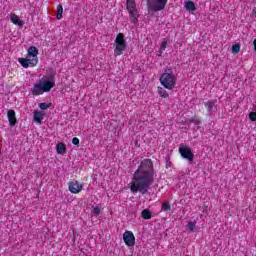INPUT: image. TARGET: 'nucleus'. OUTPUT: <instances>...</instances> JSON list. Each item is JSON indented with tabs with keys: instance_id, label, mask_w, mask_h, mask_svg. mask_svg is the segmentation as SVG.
<instances>
[{
	"instance_id": "obj_31",
	"label": "nucleus",
	"mask_w": 256,
	"mask_h": 256,
	"mask_svg": "<svg viewBox=\"0 0 256 256\" xmlns=\"http://www.w3.org/2000/svg\"><path fill=\"white\" fill-rule=\"evenodd\" d=\"M254 51H256V39L253 41Z\"/></svg>"
},
{
	"instance_id": "obj_10",
	"label": "nucleus",
	"mask_w": 256,
	"mask_h": 256,
	"mask_svg": "<svg viewBox=\"0 0 256 256\" xmlns=\"http://www.w3.org/2000/svg\"><path fill=\"white\" fill-rule=\"evenodd\" d=\"M129 15H130V21L134 25L139 22V12L137 11V8L134 10H128Z\"/></svg>"
},
{
	"instance_id": "obj_22",
	"label": "nucleus",
	"mask_w": 256,
	"mask_h": 256,
	"mask_svg": "<svg viewBox=\"0 0 256 256\" xmlns=\"http://www.w3.org/2000/svg\"><path fill=\"white\" fill-rule=\"evenodd\" d=\"M51 105H53L52 103H45V102H42L39 104V108L42 109V111H45L47 109H49V107H51Z\"/></svg>"
},
{
	"instance_id": "obj_19",
	"label": "nucleus",
	"mask_w": 256,
	"mask_h": 256,
	"mask_svg": "<svg viewBox=\"0 0 256 256\" xmlns=\"http://www.w3.org/2000/svg\"><path fill=\"white\" fill-rule=\"evenodd\" d=\"M158 94L160 95V97H163L164 99H167V97H169V93H167V90L161 87H158Z\"/></svg>"
},
{
	"instance_id": "obj_6",
	"label": "nucleus",
	"mask_w": 256,
	"mask_h": 256,
	"mask_svg": "<svg viewBox=\"0 0 256 256\" xmlns=\"http://www.w3.org/2000/svg\"><path fill=\"white\" fill-rule=\"evenodd\" d=\"M18 63L24 68L29 69V67H36L39 63V58H19Z\"/></svg>"
},
{
	"instance_id": "obj_12",
	"label": "nucleus",
	"mask_w": 256,
	"mask_h": 256,
	"mask_svg": "<svg viewBox=\"0 0 256 256\" xmlns=\"http://www.w3.org/2000/svg\"><path fill=\"white\" fill-rule=\"evenodd\" d=\"M204 106L206 107L209 115H211V113H213V108L217 107V100H208L204 102Z\"/></svg>"
},
{
	"instance_id": "obj_18",
	"label": "nucleus",
	"mask_w": 256,
	"mask_h": 256,
	"mask_svg": "<svg viewBox=\"0 0 256 256\" xmlns=\"http://www.w3.org/2000/svg\"><path fill=\"white\" fill-rule=\"evenodd\" d=\"M56 19L61 20L63 19V6L61 4H59L57 6V15H56Z\"/></svg>"
},
{
	"instance_id": "obj_21",
	"label": "nucleus",
	"mask_w": 256,
	"mask_h": 256,
	"mask_svg": "<svg viewBox=\"0 0 256 256\" xmlns=\"http://www.w3.org/2000/svg\"><path fill=\"white\" fill-rule=\"evenodd\" d=\"M162 211H165V213H170L171 205L169 204V202H164L162 204Z\"/></svg>"
},
{
	"instance_id": "obj_15",
	"label": "nucleus",
	"mask_w": 256,
	"mask_h": 256,
	"mask_svg": "<svg viewBox=\"0 0 256 256\" xmlns=\"http://www.w3.org/2000/svg\"><path fill=\"white\" fill-rule=\"evenodd\" d=\"M44 117H45V113H43L42 111H35L34 112V121L36 123H42Z\"/></svg>"
},
{
	"instance_id": "obj_29",
	"label": "nucleus",
	"mask_w": 256,
	"mask_h": 256,
	"mask_svg": "<svg viewBox=\"0 0 256 256\" xmlns=\"http://www.w3.org/2000/svg\"><path fill=\"white\" fill-rule=\"evenodd\" d=\"M72 143H73V145H79V138L74 137V138L72 139Z\"/></svg>"
},
{
	"instance_id": "obj_27",
	"label": "nucleus",
	"mask_w": 256,
	"mask_h": 256,
	"mask_svg": "<svg viewBox=\"0 0 256 256\" xmlns=\"http://www.w3.org/2000/svg\"><path fill=\"white\" fill-rule=\"evenodd\" d=\"M249 119L250 121H256V112H250Z\"/></svg>"
},
{
	"instance_id": "obj_1",
	"label": "nucleus",
	"mask_w": 256,
	"mask_h": 256,
	"mask_svg": "<svg viewBox=\"0 0 256 256\" xmlns=\"http://www.w3.org/2000/svg\"><path fill=\"white\" fill-rule=\"evenodd\" d=\"M153 183H155V167L153 166V160L147 158L140 162V165L134 172L130 183V191L131 193L147 195Z\"/></svg>"
},
{
	"instance_id": "obj_7",
	"label": "nucleus",
	"mask_w": 256,
	"mask_h": 256,
	"mask_svg": "<svg viewBox=\"0 0 256 256\" xmlns=\"http://www.w3.org/2000/svg\"><path fill=\"white\" fill-rule=\"evenodd\" d=\"M124 243L128 247H135V235L131 231H126L123 234Z\"/></svg>"
},
{
	"instance_id": "obj_23",
	"label": "nucleus",
	"mask_w": 256,
	"mask_h": 256,
	"mask_svg": "<svg viewBox=\"0 0 256 256\" xmlns=\"http://www.w3.org/2000/svg\"><path fill=\"white\" fill-rule=\"evenodd\" d=\"M239 51H241V45L239 44H234L232 46V53H239Z\"/></svg>"
},
{
	"instance_id": "obj_16",
	"label": "nucleus",
	"mask_w": 256,
	"mask_h": 256,
	"mask_svg": "<svg viewBox=\"0 0 256 256\" xmlns=\"http://www.w3.org/2000/svg\"><path fill=\"white\" fill-rule=\"evenodd\" d=\"M142 219H145V220H149L153 217V214L151 213V210L149 209H144L142 210Z\"/></svg>"
},
{
	"instance_id": "obj_25",
	"label": "nucleus",
	"mask_w": 256,
	"mask_h": 256,
	"mask_svg": "<svg viewBox=\"0 0 256 256\" xmlns=\"http://www.w3.org/2000/svg\"><path fill=\"white\" fill-rule=\"evenodd\" d=\"M101 213V208L99 206H96L93 208V214L99 215Z\"/></svg>"
},
{
	"instance_id": "obj_13",
	"label": "nucleus",
	"mask_w": 256,
	"mask_h": 256,
	"mask_svg": "<svg viewBox=\"0 0 256 256\" xmlns=\"http://www.w3.org/2000/svg\"><path fill=\"white\" fill-rule=\"evenodd\" d=\"M10 20L12 21V23L14 25H18V27H23V25H25L23 20H20L19 16H17V14H11L10 15Z\"/></svg>"
},
{
	"instance_id": "obj_9",
	"label": "nucleus",
	"mask_w": 256,
	"mask_h": 256,
	"mask_svg": "<svg viewBox=\"0 0 256 256\" xmlns=\"http://www.w3.org/2000/svg\"><path fill=\"white\" fill-rule=\"evenodd\" d=\"M7 116L10 127H15L17 125V117L15 114V110H8Z\"/></svg>"
},
{
	"instance_id": "obj_32",
	"label": "nucleus",
	"mask_w": 256,
	"mask_h": 256,
	"mask_svg": "<svg viewBox=\"0 0 256 256\" xmlns=\"http://www.w3.org/2000/svg\"><path fill=\"white\" fill-rule=\"evenodd\" d=\"M253 13H254V15L256 17V7L253 9Z\"/></svg>"
},
{
	"instance_id": "obj_3",
	"label": "nucleus",
	"mask_w": 256,
	"mask_h": 256,
	"mask_svg": "<svg viewBox=\"0 0 256 256\" xmlns=\"http://www.w3.org/2000/svg\"><path fill=\"white\" fill-rule=\"evenodd\" d=\"M160 83L165 87V89H169V91H173L175 89V85L177 84V77L173 73V68L168 67L164 73L160 76Z\"/></svg>"
},
{
	"instance_id": "obj_30",
	"label": "nucleus",
	"mask_w": 256,
	"mask_h": 256,
	"mask_svg": "<svg viewBox=\"0 0 256 256\" xmlns=\"http://www.w3.org/2000/svg\"><path fill=\"white\" fill-rule=\"evenodd\" d=\"M170 164H171V162L169 161V158H168V160L166 161V168H169Z\"/></svg>"
},
{
	"instance_id": "obj_5",
	"label": "nucleus",
	"mask_w": 256,
	"mask_h": 256,
	"mask_svg": "<svg viewBox=\"0 0 256 256\" xmlns=\"http://www.w3.org/2000/svg\"><path fill=\"white\" fill-rule=\"evenodd\" d=\"M178 151L183 159H186V161H189V163H193V160L195 159V154H193L188 146L182 144L180 145Z\"/></svg>"
},
{
	"instance_id": "obj_4",
	"label": "nucleus",
	"mask_w": 256,
	"mask_h": 256,
	"mask_svg": "<svg viewBox=\"0 0 256 256\" xmlns=\"http://www.w3.org/2000/svg\"><path fill=\"white\" fill-rule=\"evenodd\" d=\"M116 47L114 49V55H123L125 49H127V41L125 40V34L119 33L115 39Z\"/></svg>"
},
{
	"instance_id": "obj_14",
	"label": "nucleus",
	"mask_w": 256,
	"mask_h": 256,
	"mask_svg": "<svg viewBox=\"0 0 256 256\" xmlns=\"http://www.w3.org/2000/svg\"><path fill=\"white\" fill-rule=\"evenodd\" d=\"M56 151L58 155H64V153H67V145L65 143H58L56 145Z\"/></svg>"
},
{
	"instance_id": "obj_26",
	"label": "nucleus",
	"mask_w": 256,
	"mask_h": 256,
	"mask_svg": "<svg viewBox=\"0 0 256 256\" xmlns=\"http://www.w3.org/2000/svg\"><path fill=\"white\" fill-rule=\"evenodd\" d=\"M188 229L193 232L195 231V222H189L188 223Z\"/></svg>"
},
{
	"instance_id": "obj_24",
	"label": "nucleus",
	"mask_w": 256,
	"mask_h": 256,
	"mask_svg": "<svg viewBox=\"0 0 256 256\" xmlns=\"http://www.w3.org/2000/svg\"><path fill=\"white\" fill-rule=\"evenodd\" d=\"M191 123H194V125H201V120L192 118L189 120V125H191Z\"/></svg>"
},
{
	"instance_id": "obj_20",
	"label": "nucleus",
	"mask_w": 256,
	"mask_h": 256,
	"mask_svg": "<svg viewBox=\"0 0 256 256\" xmlns=\"http://www.w3.org/2000/svg\"><path fill=\"white\" fill-rule=\"evenodd\" d=\"M137 9L136 5H135V0H130L127 2V10L131 11Z\"/></svg>"
},
{
	"instance_id": "obj_28",
	"label": "nucleus",
	"mask_w": 256,
	"mask_h": 256,
	"mask_svg": "<svg viewBox=\"0 0 256 256\" xmlns=\"http://www.w3.org/2000/svg\"><path fill=\"white\" fill-rule=\"evenodd\" d=\"M167 49V41H163L160 45V50L165 51Z\"/></svg>"
},
{
	"instance_id": "obj_2",
	"label": "nucleus",
	"mask_w": 256,
	"mask_h": 256,
	"mask_svg": "<svg viewBox=\"0 0 256 256\" xmlns=\"http://www.w3.org/2000/svg\"><path fill=\"white\" fill-rule=\"evenodd\" d=\"M55 87V72L50 73L48 76H44L38 83L33 84L32 95H43V93H49L51 89Z\"/></svg>"
},
{
	"instance_id": "obj_11",
	"label": "nucleus",
	"mask_w": 256,
	"mask_h": 256,
	"mask_svg": "<svg viewBox=\"0 0 256 256\" xmlns=\"http://www.w3.org/2000/svg\"><path fill=\"white\" fill-rule=\"evenodd\" d=\"M37 55H39V49L35 46H30L28 48L27 57L32 59H38Z\"/></svg>"
},
{
	"instance_id": "obj_8",
	"label": "nucleus",
	"mask_w": 256,
	"mask_h": 256,
	"mask_svg": "<svg viewBox=\"0 0 256 256\" xmlns=\"http://www.w3.org/2000/svg\"><path fill=\"white\" fill-rule=\"evenodd\" d=\"M68 189L70 193H81L83 191V185L79 184V181L74 180L68 183Z\"/></svg>"
},
{
	"instance_id": "obj_17",
	"label": "nucleus",
	"mask_w": 256,
	"mask_h": 256,
	"mask_svg": "<svg viewBox=\"0 0 256 256\" xmlns=\"http://www.w3.org/2000/svg\"><path fill=\"white\" fill-rule=\"evenodd\" d=\"M186 11H196L195 3L193 1H188L185 3Z\"/></svg>"
}]
</instances>
